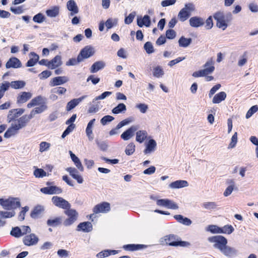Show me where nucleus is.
I'll list each match as a JSON object with an SVG mask.
<instances>
[{"label": "nucleus", "mask_w": 258, "mask_h": 258, "mask_svg": "<svg viewBox=\"0 0 258 258\" xmlns=\"http://www.w3.org/2000/svg\"><path fill=\"white\" fill-rule=\"evenodd\" d=\"M208 241L212 244L214 248L219 250L227 257H233L237 253V250L235 248L227 245L228 240L223 236H210L208 238Z\"/></svg>", "instance_id": "f257e3e1"}, {"label": "nucleus", "mask_w": 258, "mask_h": 258, "mask_svg": "<svg viewBox=\"0 0 258 258\" xmlns=\"http://www.w3.org/2000/svg\"><path fill=\"white\" fill-rule=\"evenodd\" d=\"M26 118V116L23 115L13 121L10 127L8 128L4 134V137L9 139L17 135L19 131L26 126L28 122Z\"/></svg>", "instance_id": "f03ea898"}, {"label": "nucleus", "mask_w": 258, "mask_h": 258, "mask_svg": "<svg viewBox=\"0 0 258 258\" xmlns=\"http://www.w3.org/2000/svg\"><path fill=\"white\" fill-rule=\"evenodd\" d=\"M160 242L162 244H166L173 246H179L181 247H188L190 245L189 242L179 240L177 237L174 235H169L165 236L164 238L161 239Z\"/></svg>", "instance_id": "7ed1b4c3"}, {"label": "nucleus", "mask_w": 258, "mask_h": 258, "mask_svg": "<svg viewBox=\"0 0 258 258\" xmlns=\"http://www.w3.org/2000/svg\"><path fill=\"white\" fill-rule=\"evenodd\" d=\"M204 67V69L195 72L192 76L195 78L206 76L212 74L215 70L214 62L212 59H208Z\"/></svg>", "instance_id": "20e7f679"}, {"label": "nucleus", "mask_w": 258, "mask_h": 258, "mask_svg": "<svg viewBox=\"0 0 258 258\" xmlns=\"http://www.w3.org/2000/svg\"><path fill=\"white\" fill-rule=\"evenodd\" d=\"M0 205L6 210H11L20 207L21 204L18 198H10L6 200L0 199Z\"/></svg>", "instance_id": "39448f33"}, {"label": "nucleus", "mask_w": 258, "mask_h": 258, "mask_svg": "<svg viewBox=\"0 0 258 258\" xmlns=\"http://www.w3.org/2000/svg\"><path fill=\"white\" fill-rule=\"evenodd\" d=\"M195 10V6L192 3L186 4L184 8L180 10L178 14V18L181 22L186 20L190 15L192 12Z\"/></svg>", "instance_id": "423d86ee"}, {"label": "nucleus", "mask_w": 258, "mask_h": 258, "mask_svg": "<svg viewBox=\"0 0 258 258\" xmlns=\"http://www.w3.org/2000/svg\"><path fill=\"white\" fill-rule=\"evenodd\" d=\"M214 18L217 21V26L224 30L228 26V21L226 17L222 12H218L215 13L213 16Z\"/></svg>", "instance_id": "0eeeda50"}, {"label": "nucleus", "mask_w": 258, "mask_h": 258, "mask_svg": "<svg viewBox=\"0 0 258 258\" xmlns=\"http://www.w3.org/2000/svg\"><path fill=\"white\" fill-rule=\"evenodd\" d=\"M65 214L69 218L63 222V225L64 226H70L77 220L78 213L76 210L69 209L65 211Z\"/></svg>", "instance_id": "6e6552de"}, {"label": "nucleus", "mask_w": 258, "mask_h": 258, "mask_svg": "<svg viewBox=\"0 0 258 258\" xmlns=\"http://www.w3.org/2000/svg\"><path fill=\"white\" fill-rule=\"evenodd\" d=\"M95 52L94 48L91 46H85L81 51L80 54L78 55L79 59L80 61H83L84 59L88 58L92 56Z\"/></svg>", "instance_id": "1a4fd4ad"}, {"label": "nucleus", "mask_w": 258, "mask_h": 258, "mask_svg": "<svg viewBox=\"0 0 258 258\" xmlns=\"http://www.w3.org/2000/svg\"><path fill=\"white\" fill-rule=\"evenodd\" d=\"M110 209V205L108 203L104 202L100 204H98L94 207L93 209L94 213L90 215V218L93 217L94 214L106 213L109 211Z\"/></svg>", "instance_id": "9d476101"}, {"label": "nucleus", "mask_w": 258, "mask_h": 258, "mask_svg": "<svg viewBox=\"0 0 258 258\" xmlns=\"http://www.w3.org/2000/svg\"><path fill=\"white\" fill-rule=\"evenodd\" d=\"M48 108L46 104H43L38 107H36L31 110L29 115H25L24 116H26V119L29 121L36 114H39L43 112L46 110Z\"/></svg>", "instance_id": "9b49d317"}, {"label": "nucleus", "mask_w": 258, "mask_h": 258, "mask_svg": "<svg viewBox=\"0 0 258 258\" xmlns=\"http://www.w3.org/2000/svg\"><path fill=\"white\" fill-rule=\"evenodd\" d=\"M39 241V238L34 233L26 235L23 238V242L25 245L32 246L36 245Z\"/></svg>", "instance_id": "f8f14e48"}, {"label": "nucleus", "mask_w": 258, "mask_h": 258, "mask_svg": "<svg viewBox=\"0 0 258 258\" xmlns=\"http://www.w3.org/2000/svg\"><path fill=\"white\" fill-rule=\"evenodd\" d=\"M52 202L56 206L62 209H67L70 207V204L69 202L60 197H53Z\"/></svg>", "instance_id": "ddd939ff"}, {"label": "nucleus", "mask_w": 258, "mask_h": 258, "mask_svg": "<svg viewBox=\"0 0 258 258\" xmlns=\"http://www.w3.org/2000/svg\"><path fill=\"white\" fill-rule=\"evenodd\" d=\"M43 104H46V99L44 97L39 95L32 99L27 104V106L28 108H31L33 106L41 105Z\"/></svg>", "instance_id": "4468645a"}, {"label": "nucleus", "mask_w": 258, "mask_h": 258, "mask_svg": "<svg viewBox=\"0 0 258 258\" xmlns=\"http://www.w3.org/2000/svg\"><path fill=\"white\" fill-rule=\"evenodd\" d=\"M69 81V78L67 76H59L52 78L50 82L49 86L54 87L62 85Z\"/></svg>", "instance_id": "2eb2a0df"}, {"label": "nucleus", "mask_w": 258, "mask_h": 258, "mask_svg": "<svg viewBox=\"0 0 258 258\" xmlns=\"http://www.w3.org/2000/svg\"><path fill=\"white\" fill-rule=\"evenodd\" d=\"M138 126L136 125H132L121 135V138L124 141H127L132 138L134 133L138 130Z\"/></svg>", "instance_id": "dca6fc26"}, {"label": "nucleus", "mask_w": 258, "mask_h": 258, "mask_svg": "<svg viewBox=\"0 0 258 258\" xmlns=\"http://www.w3.org/2000/svg\"><path fill=\"white\" fill-rule=\"evenodd\" d=\"M204 19L198 16L192 17L189 20L190 26L194 28L201 27L204 24Z\"/></svg>", "instance_id": "f3484780"}, {"label": "nucleus", "mask_w": 258, "mask_h": 258, "mask_svg": "<svg viewBox=\"0 0 258 258\" xmlns=\"http://www.w3.org/2000/svg\"><path fill=\"white\" fill-rule=\"evenodd\" d=\"M22 67V63L20 60L15 57L10 58L6 64L7 69L19 68Z\"/></svg>", "instance_id": "a211bd4d"}, {"label": "nucleus", "mask_w": 258, "mask_h": 258, "mask_svg": "<svg viewBox=\"0 0 258 258\" xmlns=\"http://www.w3.org/2000/svg\"><path fill=\"white\" fill-rule=\"evenodd\" d=\"M96 121L95 118L91 119L88 122L86 128V134L89 141H92L94 139V135L93 134V128L94 123Z\"/></svg>", "instance_id": "6ab92c4d"}, {"label": "nucleus", "mask_w": 258, "mask_h": 258, "mask_svg": "<svg viewBox=\"0 0 258 258\" xmlns=\"http://www.w3.org/2000/svg\"><path fill=\"white\" fill-rule=\"evenodd\" d=\"M62 63L61 56L57 55L51 60H49L48 68L51 70L55 69L60 67Z\"/></svg>", "instance_id": "aec40b11"}, {"label": "nucleus", "mask_w": 258, "mask_h": 258, "mask_svg": "<svg viewBox=\"0 0 258 258\" xmlns=\"http://www.w3.org/2000/svg\"><path fill=\"white\" fill-rule=\"evenodd\" d=\"M68 10L71 12L70 16H73L79 13V9L74 0H70L67 3Z\"/></svg>", "instance_id": "412c9836"}, {"label": "nucleus", "mask_w": 258, "mask_h": 258, "mask_svg": "<svg viewBox=\"0 0 258 258\" xmlns=\"http://www.w3.org/2000/svg\"><path fill=\"white\" fill-rule=\"evenodd\" d=\"M86 98V96H83L80 98L74 99L69 101L67 105L66 110L70 111L77 106L82 101Z\"/></svg>", "instance_id": "4be33fe9"}, {"label": "nucleus", "mask_w": 258, "mask_h": 258, "mask_svg": "<svg viewBox=\"0 0 258 258\" xmlns=\"http://www.w3.org/2000/svg\"><path fill=\"white\" fill-rule=\"evenodd\" d=\"M188 185V183L187 181L178 180L170 183L169 187L172 189H176L187 187Z\"/></svg>", "instance_id": "5701e85b"}, {"label": "nucleus", "mask_w": 258, "mask_h": 258, "mask_svg": "<svg viewBox=\"0 0 258 258\" xmlns=\"http://www.w3.org/2000/svg\"><path fill=\"white\" fill-rule=\"evenodd\" d=\"M92 230V225L89 222H85L80 223L77 228L78 231H82L84 232H89Z\"/></svg>", "instance_id": "b1692460"}, {"label": "nucleus", "mask_w": 258, "mask_h": 258, "mask_svg": "<svg viewBox=\"0 0 258 258\" xmlns=\"http://www.w3.org/2000/svg\"><path fill=\"white\" fill-rule=\"evenodd\" d=\"M32 97V94L30 92H23L17 97V103L21 104L27 102Z\"/></svg>", "instance_id": "393cba45"}, {"label": "nucleus", "mask_w": 258, "mask_h": 258, "mask_svg": "<svg viewBox=\"0 0 258 258\" xmlns=\"http://www.w3.org/2000/svg\"><path fill=\"white\" fill-rule=\"evenodd\" d=\"M157 144L156 141L153 139H150L146 144V149L144 152L146 154H150L154 152L156 147Z\"/></svg>", "instance_id": "a878e982"}, {"label": "nucleus", "mask_w": 258, "mask_h": 258, "mask_svg": "<svg viewBox=\"0 0 258 258\" xmlns=\"http://www.w3.org/2000/svg\"><path fill=\"white\" fill-rule=\"evenodd\" d=\"M3 83H8L9 84V88L11 86L14 89H22L24 88L26 85L25 82L24 81L21 80L12 81L11 83H9L7 81H5Z\"/></svg>", "instance_id": "bb28decb"}, {"label": "nucleus", "mask_w": 258, "mask_h": 258, "mask_svg": "<svg viewBox=\"0 0 258 258\" xmlns=\"http://www.w3.org/2000/svg\"><path fill=\"white\" fill-rule=\"evenodd\" d=\"M137 25L142 27L143 26L146 27H149L151 25V20L150 17L148 15H145L143 18H138L137 19Z\"/></svg>", "instance_id": "cd10ccee"}, {"label": "nucleus", "mask_w": 258, "mask_h": 258, "mask_svg": "<svg viewBox=\"0 0 258 258\" xmlns=\"http://www.w3.org/2000/svg\"><path fill=\"white\" fill-rule=\"evenodd\" d=\"M69 154L70 155L71 159L73 161L74 164L75 165L76 167L78 168V169L81 171H83L84 167L82 165V164L80 160L79 159V158L78 157H77L75 155V154H74L71 151H69Z\"/></svg>", "instance_id": "c85d7f7f"}, {"label": "nucleus", "mask_w": 258, "mask_h": 258, "mask_svg": "<svg viewBox=\"0 0 258 258\" xmlns=\"http://www.w3.org/2000/svg\"><path fill=\"white\" fill-rule=\"evenodd\" d=\"M30 59L26 63V67H31L34 66L39 60V56L36 53L31 52L30 54Z\"/></svg>", "instance_id": "c756f323"}, {"label": "nucleus", "mask_w": 258, "mask_h": 258, "mask_svg": "<svg viewBox=\"0 0 258 258\" xmlns=\"http://www.w3.org/2000/svg\"><path fill=\"white\" fill-rule=\"evenodd\" d=\"M136 141L142 143L147 139L148 133L145 130H140L136 132Z\"/></svg>", "instance_id": "7c9ffc66"}, {"label": "nucleus", "mask_w": 258, "mask_h": 258, "mask_svg": "<svg viewBox=\"0 0 258 258\" xmlns=\"http://www.w3.org/2000/svg\"><path fill=\"white\" fill-rule=\"evenodd\" d=\"M227 95L225 92L222 91L216 94L213 98L212 103L219 104L224 101L226 98Z\"/></svg>", "instance_id": "2f4dec72"}, {"label": "nucleus", "mask_w": 258, "mask_h": 258, "mask_svg": "<svg viewBox=\"0 0 258 258\" xmlns=\"http://www.w3.org/2000/svg\"><path fill=\"white\" fill-rule=\"evenodd\" d=\"M118 253V250L106 249L103 250L96 254L98 258H105L111 254L115 255Z\"/></svg>", "instance_id": "473e14b6"}, {"label": "nucleus", "mask_w": 258, "mask_h": 258, "mask_svg": "<svg viewBox=\"0 0 258 258\" xmlns=\"http://www.w3.org/2000/svg\"><path fill=\"white\" fill-rule=\"evenodd\" d=\"M44 211V207L38 205L36 206L33 210L31 212V217L32 218H37L40 216Z\"/></svg>", "instance_id": "72a5a7b5"}, {"label": "nucleus", "mask_w": 258, "mask_h": 258, "mask_svg": "<svg viewBox=\"0 0 258 258\" xmlns=\"http://www.w3.org/2000/svg\"><path fill=\"white\" fill-rule=\"evenodd\" d=\"M105 66V63L102 61H96L91 66L90 68V72L92 73H96L99 70L104 68Z\"/></svg>", "instance_id": "f704fd0d"}, {"label": "nucleus", "mask_w": 258, "mask_h": 258, "mask_svg": "<svg viewBox=\"0 0 258 258\" xmlns=\"http://www.w3.org/2000/svg\"><path fill=\"white\" fill-rule=\"evenodd\" d=\"M248 53L247 51H244L243 54L240 55L238 58L237 65L238 67H241L245 65L248 61Z\"/></svg>", "instance_id": "c9c22d12"}, {"label": "nucleus", "mask_w": 258, "mask_h": 258, "mask_svg": "<svg viewBox=\"0 0 258 258\" xmlns=\"http://www.w3.org/2000/svg\"><path fill=\"white\" fill-rule=\"evenodd\" d=\"M126 110V105L123 103H119L116 107L112 110V112L115 114H118L121 113H124Z\"/></svg>", "instance_id": "e433bc0d"}, {"label": "nucleus", "mask_w": 258, "mask_h": 258, "mask_svg": "<svg viewBox=\"0 0 258 258\" xmlns=\"http://www.w3.org/2000/svg\"><path fill=\"white\" fill-rule=\"evenodd\" d=\"M192 39L190 38H185L184 36H181L178 40V44L180 47H187L191 44Z\"/></svg>", "instance_id": "4c0bfd02"}, {"label": "nucleus", "mask_w": 258, "mask_h": 258, "mask_svg": "<svg viewBox=\"0 0 258 258\" xmlns=\"http://www.w3.org/2000/svg\"><path fill=\"white\" fill-rule=\"evenodd\" d=\"M59 8L58 6H54L46 10V14L49 17H56L59 14Z\"/></svg>", "instance_id": "58836bf2"}, {"label": "nucleus", "mask_w": 258, "mask_h": 258, "mask_svg": "<svg viewBox=\"0 0 258 258\" xmlns=\"http://www.w3.org/2000/svg\"><path fill=\"white\" fill-rule=\"evenodd\" d=\"M61 217H55L53 219H48L47 221V224L49 226L56 227L61 224Z\"/></svg>", "instance_id": "ea45409f"}, {"label": "nucleus", "mask_w": 258, "mask_h": 258, "mask_svg": "<svg viewBox=\"0 0 258 258\" xmlns=\"http://www.w3.org/2000/svg\"><path fill=\"white\" fill-rule=\"evenodd\" d=\"M234 230V228L231 225H226L220 227V234H230Z\"/></svg>", "instance_id": "a19ab883"}, {"label": "nucleus", "mask_w": 258, "mask_h": 258, "mask_svg": "<svg viewBox=\"0 0 258 258\" xmlns=\"http://www.w3.org/2000/svg\"><path fill=\"white\" fill-rule=\"evenodd\" d=\"M164 74V71L161 67L157 66L153 68V75L157 78L162 77Z\"/></svg>", "instance_id": "79ce46f5"}, {"label": "nucleus", "mask_w": 258, "mask_h": 258, "mask_svg": "<svg viewBox=\"0 0 258 258\" xmlns=\"http://www.w3.org/2000/svg\"><path fill=\"white\" fill-rule=\"evenodd\" d=\"M136 109H138L141 113H146L149 109L148 105L145 103H137L135 105Z\"/></svg>", "instance_id": "37998d69"}, {"label": "nucleus", "mask_w": 258, "mask_h": 258, "mask_svg": "<svg viewBox=\"0 0 258 258\" xmlns=\"http://www.w3.org/2000/svg\"><path fill=\"white\" fill-rule=\"evenodd\" d=\"M33 174L36 178H43L48 175L43 169L38 168H35Z\"/></svg>", "instance_id": "c03bdc74"}, {"label": "nucleus", "mask_w": 258, "mask_h": 258, "mask_svg": "<svg viewBox=\"0 0 258 258\" xmlns=\"http://www.w3.org/2000/svg\"><path fill=\"white\" fill-rule=\"evenodd\" d=\"M202 207L205 209L212 210L215 209L217 207V205L214 202H207L202 204Z\"/></svg>", "instance_id": "a18cd8bd"}, {"label": "nucleus", "mask_w": 258, "mask_h": 258, "mask_svg": "<svg viewBox=\"0 0 258 258\" xmlns=\"http://www.w3.org/2000/svg\"><path fill=\"white\" fill-rule=\"evenodd\" d=\"M206 231L213 234H220V227L216 225H210L206 228Z\"/></svg>", "instance_id": "49530a36"}, {"label": "nucleus", "mask_w": 258, "mask_h": 258, "mask_svg": "<svg viewBox=\"0 0 258 258\" xmlns=\"http://www.w3.org/2000/svg\"><path fill=\"white\" fill-rule=\"evenodd\" d=\"M51 144L46 142H42L39 144V151L41 153L47 151L49 150Z\"/></svg>", "instance_id": "de8ad7c7"}, {"label": "nucleus", "mask_w": 258, "mask_h": 258, "mask_svg": "<svg viewBox=\"0 0 258 258\" xmlns=\"http://www.w3.org/2000/svg\"><path fill=\"white\" fill-rule=\"evenodd\" d=\"M18 117L17 114L15 112L14 109H11L9 111V113L7 116V121L11 122L16 120V118Z\"/></svg>", "instance_id": "09e8293b"}, {"label": "nucleus", "mask_w": 258, "mask_h": 258, "mask_svg": "<svg viewBox=\"0 0 258 258\" xmlns=\"http://www.w3.org/2000/svg\"><path fill=\"white\" fill-rule=\"evenodd\" d=\"M117 23V19H108L105 22V24L107 29L111 28L114 25H116Z\"/></svg>", "instance_id": "8fccbe9b"}, {"label": "nucleus", "mask_w": 258, "mask_h": 258, "mask_svg": "<svg viewBox=\"0 0 258 258\" xmlns=\"http://www.w3.org/2000/svg\"><path fill=\"white\" fill-rule=\"evenodd\" d=\"M75 128V124L72 123L67 127L66 130L63 132L61 135L62 138H64L73 132L74 129Z\"/></svg>", "instance_id": "3c124183"}, {"label": "nucleus", "mask_w": 258, "mask_h": 258, "mask_svg": "<svg viewBox=\"0 0 258 258\" xmlns=\"http://www.w3.org/2000/svg\"><path fill=\"white\" fill-rule=\"evenodd\" d=\"M33 21L37 23H42L45 21V17L41 13H38L33 18Z\"/></svg>", "instance_id": "603ef678"}, {"label": "nucleus", "mask_w": 258, "mask_h": 258, "mask_svg": "<svg viewBox=\"0 0 258 258\" xmlns=\"http://www.w3.org/2000/svg\"><path fill=\"white\" fill-rule=\"evenodd\" d=\"M135 151V145L134 143H130L126 147L125 152L127 155H131L134 153Z\"/></svg>", "instance_id": "864d4df0"}, {"label": "nucleus", "mask_w": 258, "mask_h": 258, "mask_svg": "<svg viewBox=\"0 0 258 258\" xmlns=\"http://www.w3.org/2000/svg\"><path fill=\"white\" fill-rule=\"evenodd\" d=\"M8 84L2 83L0 84V99L4 96L5 92L9 89Z\"/></svg>", "instance_id": "5fc2aeb1"}, {"label": "nucleus", "mask_w": 258, "mask_h": 258, "mask_svg": "<svg viewBox=\"0 0 258 258\" xmlns=\"http://www.w3.org/2000/svg\"><path fill=\"white\" fill-rule=\"evenodd\" d=\"M146 247V245L142 244L134 245V244H128L124 246V248L126 249L130 250H134L139 249V248Z\"/></svg>", "instance_id": "6e6d98bb"}, {"label": "nucleus", "mask_w": 258, "mask_h": 258, "mask_svg": "<svg viewBox=\"0 0 258 258\" xmlns=\"http://www.w3.org/2000/svg\"><path fill=\"white\" fill-rule=\"evenodd\" d=\"M144 48L148 54L152 53L154 51L153 46L150 42H147L144 44Z\"/></svg>", "instance_id": "4d7b16f0"}, {"label": "nucleus", "mask_w": 258, "mask_h": 258, "mask_svg": "<svg viewBox=\"0 0 258 258\" xmlns=\"http://www.w3.org/2000/svg\"><path fill=\"white\" fill-rule=\"evenodd\" d=\"M258 111V106H252L247 112L246 114V118H250L255 112Z\"/></svg>", "instance_id": "13d9d810"}, {"label": "nucleus", "mask_w": 258, "mask_h": 258, "mask_svg": "<svg viewBox=\"0 0 258 258\" xmlns=\"http://www.w3.org/2000/svg\"><path fill=\"white\" fill-rule=\"evenodd\" d=\"M136 15V13L135 12H133L132 13H130L129 15L127 17H126L124 19V23L126 24H131Z\"/></svg>", "instance_id": "bf43d9fd"}, {"label": "nucleus", "mask_w": 258, "mask_h": 258, "mask_svg": "<svg viewBox=\"0 0 258 258\" xmlns=\"http://www.w3.org/2000/svg\"><path fill=\"white\" fill-rule=\"evenodd\" d=\"M11 234L16 237H20L22 236L21 228L16 227L13 228L11 232Z\"/></svg>", "instance_id": "052dcab7"}, {"label": "nucleus", "mask_w": 258, "mask_h": 258, "mask_svg": "<svg viewBox=\"0 0 258 258\" xmlns=\"http://www.w3.org/2000/svg\"><path fill=\"white\" fill-rule=\"evenodd\" d=\"M49 187V195L59 194L62 192L61 189L56 186H51Z\"/></svg>", "instance_id": "680f3d73"}, {"label": "nucleus", "mask_w": 258, "mask_h": 258, "mask_svg": "<svg viewBox=\"0 0 258 258\" xmlns=\"http://www.w3.org/2000/svg\"><path fill=\"white\" fill-rule=\"evenodd\" d=\"M133 121V119L132 117H128L118 123V128H121L122 127L130 123L131 122Z\"/></svg>", "instance_id": "e2e57ef3"}, {"label": "nucleus", "mask_w": 258, "mask_h": 258, "mask_svg": "<svg viewBox=\"0 0 258 258\" xmlns=\"http://www.w3.org/2000/svg\"><path fill=\"white\" fill-rule=\"evenodd\" d=\"M168 209L177 210L178 209V206L177 204L172 200L167 199L166 207Z\"/></svg>", "instance_id": "0e129e2a"}, {"label": "nucleus", "mask_w": 258, "mask_h": 258, "mask_svg": "<svg viewBox=\"0 0 258 258\" xmlns=\"http://www.w3.org/2000/svg\"><path fill=\"white\" fill-rule=\"evenodd\" d=\"M114 119V118L111 115H105L101 118L100 122L102 125H105L108 122L112 121Z\"/></svg>", "instance_id": "69168bd1"}, {"label": "nucleus", "mask_w": 258, "mask_h": 258, "mask_svg": "<svg viewBox=\"0 0 258 258\" xmlns=\"http://www.w3.org/2000/svg\"><path fill=\"white\" fill-rule=\"evenodd\" d=\"M57 254L61 258L68 257L69 255V251L63 249H59L57 251Z\"/></svg>", "instance_id": "338daca9"}, {"label": "nucleus", "mask_w": 258, "mask_h": 258, "mask_svg": "<svg viewBox=\"0 0 258 258\" xmlns=\"http://www.w3.org/2000/svg\"><path fill=\"white\" fill-rule=\"evenodd\" d=\"M248 8L252 13L258 12V5L254 2L250 3L248 5Z\"/></svg>", "instance_id": "774afa93"}]
</instances>
